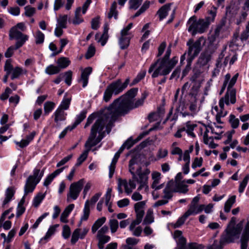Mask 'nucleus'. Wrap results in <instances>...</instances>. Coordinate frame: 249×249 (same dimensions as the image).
Wrapping results in <instances>:
<instances>
[{
  "mask_svg": "<svg viewBox=\"0 0 249 249\" xmlns=\"http://www.w3.org/2000/svg\"><path fill=\"white\" fill-rule=\"evenodd\" d=\"M138 89L133 88L125 94L115 100L107 107L105 108L103 115L99 118L105 121L107 133L111 130L112 124L118 117L128 112V108L133 98L136 96Z\"/></svg>",
  "mask_w": 249,
  "mask_h": 249,
  "instance_id": "obj_1",
  "label": "nucleus"
},
{
  "mask_svg": "<svg viewBox=\"0 0 249 249\" xmlns=\"http://www.w3.org/2000/svg\"><path fill=\"white\" fill-rule=\"evenodd\" d=\"M168 152L166 149L160 148L156 155L155 160H159L161 159L165 158L168 155Z\"/></svg>",
  "mask_w": 249,
  "mask_h": 249,
  "instance_id": "obj_58",
  "label": "nucleus"
},
{
  "mask_svg": "<svg viewBox=\"0 0 249 249\" xmlns=\"http://www.w3.org/2000/svg\"><path fill=\"white\" fill-rule=\"evenodd\" d=\"M129 169L133 176V178H136L135 173L137 174L141 170V168L138 165V157L137 156L133 157L129 161Z\"/></svg>",
  "mask_w": 249,
  "mask_h": 249,
  "instance_id": "obj_18",
  "label": "nucleus"
},
{
  "mask_svg": "<svg viewBox=\"0 0 249 249\" xmlns=\"http://www.w3.org/2000/svg\"><path fill=\"white\" fill-rule=\"evenodd\" d=\"M175 183L174 182H169L166 185L163 190L164 196L163 198L169 200L172 197V193L175 192L174 188Z\"/></svg>",
  "mask_w": 249,
  "mask_h": 249,
  "instance_id": "obj_22",
  "label": "nucleus"
},
{
  "mask_svg": "<svg viewBox=\"0 0 249 249\" xmlns=\"http://www.w3.org/2000/svg\"><path fill=\"white\" fill-rule=\"evenodd\" d=\"M178 143L177 142H174L171 146V154L172 155H180L182 153V150L177 146Z\"/></svg>",
  "mask_w": 249,
  "mask_h": 249,
  "instance_id": "obj_52",
  "label": "nucleus"
},
{
  "mask_svg": "<svg viewBox=\"0 0 249 249\" xmlns=\"http://www.w3.org/2000/svg\"><path fill=\"white\" fill-rule=\"evenodd\" d=\"M68 20L67 15H61L57 19V23L54 29V34L57 37H60L63 34V29L67 28Z\"/></svg>",
  "mask_w": 249,
  "mask_h": 249,
  "instance_id": "obj_14",
  "label": "nucleus"
},
{
  "mask_svg": "<svg viewBox=\"0 0 249 249\" xmlns=\"http://www.w3.org/2000/svg\"><path fill=\"white\" fill-rule=\"evenodd\" d=\"M154 221L153 211L152 209H148L146 212V216L144 219L143 224H150Z\"/></svg>",
  "mask_w": 249,
  "mask_h": 249,
  "instance_id": "obj_40",
  "label": "nucleus"
},
{
  "mask_svg": "<svg viewBox=\"0 0 249 249\" xmlns=\"http://www.w3.org/2000/svg\"><path fill=\"white\" fill-rule=\"evenodd\" d=\"M202 205H195L190 204L187 211L185 213L188 217L191 215H195L200 213L203 211Z\"/></svg>",
  "mask_w": 249,
  "mask_h": 249,
  "instance_id": "obj_19",
  "label": "nucleus"
},
{
  "mask_svg": "<svg viewBox=\"0 0 249 249\" xmlns=\"http://www.w3.org/2000/svg\"><path fill=\"white\" fill-rule=\"evenodd\" d=\"M143 0H129V8L131 9H137L141 5Z\"/></svg>",
  "mask_w": 249,
  "mask_h": 249,
  "instance_id": "obj_61",
  "label": "nucleus"
},
{
  "mask_svg": "<svg viewBox=\"0 0 249 249\" xmlns=\"http://www.w3.org/2000/svg\"><path fill=\"white\" fill-rule=\"evenodd\" d=\"M106 131V126L103 118H98L91 127L90 135L85 143L88 148L84 151L77 159L75 166H80L87 158L90 148L97 144L104 137Z\"/></svg>",
  "mask_w": 249,
  "mask_h": 249,
  "instance_id": "obj_2",
  "label": "nucleus"
},
{
  "mask_svg": "<svg viewBox=\"0 0 249 249\" xmlns=\"http://www.w3.org/2000/svg\"><path fill=\"white\" fill-rule=\"evenodd\" d=\"M200 130L203 134L204 143L212 149L215 148L217 144L213 142V139L219 140L223 133V127L214 123L211 125H203Z\"/></svg>",
  "mask_w": 249,
  "mask_h": 249,
  "instance_id": "obj_4",
  "label": "nucleus"
},
{
  "mask_svg": "<svg viewBox=\"0 0 249 249\" xmlns=\"http://www.w3.org/2000/svg\"><path fill=\"white\" fill-rule=\"evenodd\" d=\"M183 181L182 182H178L175 183V192H179L182 194H186L188 191V186L185 184Z\"/></svg>",
  "mask_w": 249,
  "mask_h": 249,
  "instance_id": "obj_32",
  "label": "nucleus"
},
{
  "mask_svg": "<svg viewBox=\"0 0 249 249\" xmlns=\"http://www.w3.org/2000/svg\"><path fill=\"white\" fill-rule=\"evenodd\" d=\"M229 118V122L232 128L234 129L237 128L239 124V120L232 114H231Z\"/></svg>",
  "mask_w": 249,
  "mask_h": 249,
  "instance_id": "obj_53",
  "label": "nucleus"
},
{
  "mask_svg": "<svg viewBox=\"0 0 249 249\" xmlns=\"http://www.w3.org/2000/svg\"><path fill=\"white\" fill-rule=\"evenodd\" d=\"M58 227V225H54L51 226L48 229L44 237L42 238L40 241L43 240L47 241L52 235H53L55 232L56 228Z\"/></svg>",
  "mask_w": 249,
  "mask_h": 249,
  "instance_id": "obj_43",
  "label": "nucleus"
},
{
  "mask_svg": "<svg viewBox=\"0 0 249 249\" xmlns=\"http://www.w3.org/2000/svg\"><path fill=\"white\" fill-rule=\"evenodd\" d=\"M236 196L233 195L231 196L226 201L224 205V211L226 213L230 212L231 209L233 204L235 202Z\"/></svg>",
  "mask_w": 249,
  "mask_h": 249,
  "instance_id": "obj_33",
  "label": "nucleus"
},
{
  "mask_svg": "<svg viewBox=\"0 0 249 249\" xmlns=\"http://www.w3.org/2000/svg\"><path fill=\"white\" fill-rule=\"evenodd\" d=\"M123 186L124 188L125 192L129 195L131 194L133 190L135 189L136 185L135 182V180L129 179L128 181L125 179H122L119 178L118 180V191L119 194L123 193V189L122 187Z\"/></svg>",
  "mask_w": 249,
  "mask_h": 249,
  "instance_id": "obj_13",
  "label": "nucleus"
},
{
  "mask_svg": "<svg viewBox=\"0 0 249 249\" xmlns=\"http://www.w3.org/2000/svg\"><path fill=\"white\" fill-rule=\"evenodd\" d=\"M169 4L163 6L158 12L160 20H162L167 15L168 11L170 9Z\"/></svg>",
  "mask_w": 249,
  "mask_h": 249,
  "instance_id": "obj_36",
  "label": "nucleus"
},
{
  "mask_svg": "<svg viewBox=\"0 0 249 249\" xmlns=\"http://www.w3.org/2000/svg\"><path fill=\"white\" fill-rule=\"evenodd\" d=\"M188 217V216L187 215H186L185 213H184L182 216L180 217L178 219V220L175 224L172 223L170 225L174 229L178 228L184 223L185 220Z\"/></svg>",
  "mask_w": 249,
  "mask_h": 249,
  "instance_id": "obj_48",
  "label": "nucleus"
},
{
  "mask_svg": "<svg viewBox=\"0 0 249 249\" xmlns=\"http://www.w3.org/2000/svg\"><path fill=\"white\" fill-rule=\"evenodd\" d=\"M146 95L145 94H142V97L136 101L134 103L133 101H132L130 104V106H129V107L128 108V111L131 109L138 107L143 105L144 103V101L146 98Z\"/></svg>",
  "mask_w": 249,
  "mask_h": 249,
  "instance_id": "obj_34",
  "label": "nucleus"
},
{
  "mask_svg": "<svg viewBox=\"0 0 249 249\" xmlns=\"http://www.w3.org/2000/svg\"><path fill=\"white\" fill-rule=\"evenodd\" d=\"M12 90L9 87H7L4 91L0 95V99L2 101H4L8 99L9 95L12 93Z\"/></svg>",
  "mask_w": 249,
  "mask_h": 249,
  "instance_id": "obj_63",
  "label": "nucleus"
},
{
  "mask_svg": "<svg viewBox=\"0 0 249 249\" xmlns=\"http://www.w3.org/2000/svg\"><path fill=\"white\" fill-rule=\"evenodd\" d=\"M202 38H199L198 40L194 42L193 40L190 39L187 43V46H189L187 52L188 66L190 65L192 60L196 57L200 53L202 49L201 41Z\"/></svg>",
  "mask_w": 249,
  "mask_h": 249,
  "instance_id": "obj_9",
  "label": "nucleus"
},
{
  "mask_svg": "<svg viewBox=\"0 0 249 249\" xmlns=\"http://www.w3.org/2000/svg\"><path fill=\"white\" fill-rule=\"evenodd\" d=\"M64 168L65 167H62L58 169L53 173L48 176L44 180L43 183L44 185L45 186H48L51 183L53 178L63 171Z\"/></svg>",
  "mask_w": 249,
  "mask_h": 249,
  "instance_id": "obj_26",
  "label": "nucleus"
},
{
  "mask_svg": "<svg viewBox=\"0 0 249 249\" xmlns=\"http://www.w3.org/2000/svg\"><path fill=\"white\" fill-rule=\"evenodd\" d=\"M133 24L132 23H130L127 26L124 28L121 31V36H125L127 37H132V35L131 33L129 32V30L132 27Z\"/></svg>",
  "mask_w": 249,
  "mask_h": 249,
  "instance_id": "obj_51",
  "label": "nucleus"
},
{
  "mask_svg": "<svg viewBox=\"0 0 249 249\" xmlns=\"http://www.w3.org/2000/svg\"><path fill=\"white\" fill-rule=\"evenodd\" d=\"M87 111L85 110L82 111L79 114L77 115L74 123L72 124V128H74L79 124L86 117Z\"/></svg>",
  "mask_w": 249,
  "mask_h": 249,
  "instance_id": "obj_42",
  "label": "nucleus"
},
{
  "mask_svg": "<svg viewBox=\"0 0 249 249\" xmlns=\"http://www.w3.org/2000/svg\"><path fill=\"white\" fill-rule=\"evenodd\" d=\"M55 104L52 102H47L44 104V114L48 115L54 107Z\"/></svg>",
  "mask_w": 249,
  "mask_h": 249,
  "instance_id": "obj_56",
  "label": "nucleus"
},
{
  "mask_svg": "<svg viewBox=\"0 0 249 249\" xmlns=\"http://www.w3.org/2000/svg\"><path fill=\"white\" fill-rule=\"evenodd\" d=\"M224 244L221 243V240L220 241L214 240L213 245L208 246L207 249H222V246Z\"/></svg>",
  "mask_w": 249,
  "mask_h": 249,
  "instance_id": "obj_64",
  "label": "nucleus"
},
{
  "mask_svg": "<svg viewBox=\"0 0 249 249\" xmlns=\"http://www.w3.org/2000/svg\"><path fill=\"white\" fill-rule=\"evenodd\" d=\"M54 122L58 124L61 121H64L66 118L67 113L64 110L58 108L53 113Z\"/></svg>",
  "mask_w": 249,
  "mask_h": 249,
  "instance_id": "obj_25",
  "label": "nucleus"
},
{
  "mask_svg": "<svg viewBox=\"0 0 249 249\" xmlns=\"http://www.w3.org/2000/svg\"><path fill=\"white\" fill-rule=\"evenodd\" d=\"M27 72L26 70L22 68L17 67L15 68L12 72L11 79H14L18 77L21 74H26Z\"/></svg>",
  "mask_w": 249,
  "mask_h": 249,
  "instance_id": "obj_39",
  "label": "nucleus"
},
{
  "mask_svg": "<svg viewBox=\"0 0 249 249\" xmlns=\"http://www.w3.org/2000/svg\"><path fill=\"white\" fill-rule=\"evenodd\" d=\"M113 92L107 86L106 89L103 96V99L106 102H108L112 97Z\"/></svg>",
  "mask_w": 249,
  "mask_h": 249,
  "instance_id": "obj_59",
  "label": "nucleus"
},
{
  "mask_svg": "<svg viewBox=\"0 0 249 249\" xmlns=\"http://www.w3.org/2000/svg\"><path fill=\"white\" fill-rule=\"evenodd\" d=\"M173 237L177 243V249H187L188 247L186 245V241L182 236V232L179 230L175 231Z\"/></svg>",
  "mask_w": 249,
  "mask_h": 249,
  "instance_id": "obj_16",
  "label": "nucleus"
},
{
  "mask_svg": "<svg viewBox=\"0 0 249 249\" xmlns=\"http://www.w3.org/2000/svg\"><path fill=\"white\" fill-rule=\"evenodd\" d=\"M152 184L151 187L155 190H158L162 188L164 185V183L160 184L161 174L157 171H153L151 174Z\"/></svg>",
  "mask_w": 249,
  "mask_h": 249,
  "instance_id": "obj_17",
  "label": "nucleus"
},
{
  "mask_svg": "<svg viewBox=\"0 0 249 249\" xmlns=\"http://www.w3.org/2000/svg\"><path fill=\"white\" fill-rule=\"evenodd\" d=\"M196 125L195 124L192 123L191 122L188 121L185 124V126L183 127H185V131L188 134V135L192 137H195V135L193 132V130Z\"/></svg>",
  "mask_w": 249,
  "mask_h": 249,
  "instance_id": "obj_35",
  "label": "nucleus"
},
{
  "mask_svg": "<svg viewBox=\"0 0 249 249\" xmlns=\"http://www.w3.org/2000/svg\"><path fill=\"white\" fill-rule=\"evenodd\" d=\"M106 218L102 217L98 219L93 224L91 228V231L93 233L96 232L97 230L106 222Z\"/></svg>",
  "mask_w": 249,
  "mask_h": 249,
  "instance_id": "obj_38",
  "label": "nucleus"
},
{
  "mask_svg": "<svg viewBox=\"0 0 249 249\" xmlns=\"http://www.w3.org/2000/svg\"><path fill=\"white\" fill-rule=\"evenodd\" d=\"M91 72L92 68L91 67H87L82 71L80 82L82 83V86L83 88H85L87 86L89 77Z\"/></svg>",
  "mask_w": 249,
  "mask_h": 249,
  "instance_id": "obj_20",
  "label": "nucleus"
},
{
  "mask_svg": "<svg viewBox=\"0 0 249 249\" xmlns=\"http://www.w3.org/2000/svg\"><path fill=\"white\" fill-rule=\"evenodd\" d=\"M60 69L57 66L53 65H50L46 67L45 72L49 75H53L58 73L60 71Z\"/></svg>",
  "mask_w": 249,
  "mask_h": 249,
  "instance_id": "obj_45",
  "label": "nucleus"
},
{
  "mask_svg": "<svg viewBox=\"0 0 249 249\" xmlns=\"http://www.w3.org/2000/svg\"><path fill=\"white\" fill-rule=\"evenodd\" d=\"M109 225L110 227L111 233H114L119 227V223L118 221L115 219H110L109 221Z\"/></svg>",
  "mask_w": 249,
  "mask_h": 249,
  "instance_id": "obj_54",
  "label": "nucleus"
},
{
  "mask_svg": "<svg viewBox=\"0 0 249 249\" xmlns=\"http://www.w3.org/2000/svg\"><path fill=\"white\" fill-rule=\"evenodd\" d=\"M143 135H140L138 137V140H133L131 138H129L123 144L124 146L127 149L131 148L135 143H136L139 140H141L142 138Z\"/></svg>",
  "mask_w": 249,
  "mask_h": 249,
  "instance_id": "obj_55",
  "label": "nucleus"
},
{
  "mask_svg": "<svg viewBox=\"0 0 249 249\" xmlns=\"http://www.w3.org/2000/svg\"><path fill=\"white\" fill-rule=\"evenodd\" d=\"M150 173V171L148 168L144 169L142 172L141 170L137 174L138 176V177L137 178L136 177V178H133L139 184V186L138 188V190L141 191L144 189L145 192L148 190V175Z\"/></svg>",
  "mask_w": 249,
  "mask_h": 249,
  "instance_id": "obj_12",
  "label": "nucleus"
},
{
  "mask_svg": "<svg viewBox=\"0 0 249 249\" xmlns=\"http://www.w3.org/2000/svg\"><path fill=\"white\" fill-rule=\"evenodd\" d=\"M120 154L119 153H116L112 161L109 166V178H111L114 173L115 169L116 167V164L117 162V160L120 157Z\"/></svg>",
  "mask_w": 249,
  "mask_h": 249,
  "instance_id": "obj_28",
  "label": "nucleus"
},
{
  "mask_svg": "<svg viewBox=\"0 0 249 249\" xmlns=\"http://www.w3.org/2000/svg\"><path fill=\"white\" fill-rule=\"evenodd\" d=\"M191 103L189 107V110L191 111V116L194 117L198 112V108L196 104V96L191 95Z\"/></svg>",
  "mask_w": 249,
  "mask_h": 249,
  "instance_id": "obj_27",
  "label": "nucleus"
},
{
  "mask_svg": "<svg viewBox=\"0 0 249 249\" xmlns=\"http://www.w3.org/2000/svg\"><path fill=\"white\" fill-rule=\"evenodd\" d=\"M15 193V189L13 187H8L5 194V198L3 201L2 206L4 207L7 204H8L12 199Z\"/></svg>",
  "mask_w": 249,
  "mask_h": 249,
  "instance_id": "obj_23",
  "label": "nucleus"
},
{
  "mask_svg": "<svg viewBox=\"0 0 249 249\" xmlns=\"http://www.w3.org/2000/svg\"><path fill=\"white\" fill-rule=\"evenodd\" d=\"M249 180V175H246L243 181L240 183L239 187V192L242 193L244 192L245 188H246L248 181Z\"/></svg>",
  "mask_w": 249,
  "mask_h": 249,
  "instance_id": "obj_60",
  "label": "nucleus"
},
{
  "mask_svg": "<svg viewBox=\"0 0 249 249\" xmlns=\"http://www.w3.org/2000/svg\"><path fill=\"white\" fill-rule=\"evenodd\" d=\"M36 44H42L44 41L45 35L40 31L37 30L34 35Z\"/></svg>",
  "mask_w": 249,
  "mask_h": 249,
  "instance_id": "obj_46",
  "label": "nucleus"
},
{
  "mask_svg": "<svg viewBox=\"0 0 249 249\" xmlns=\"http://www.w3.org/2000/svg\"><path fill=\"white\" fill-rule=\"evenodd\" d=\"M80 229H75L72 234L71 243L74 244L78 240L79 237V233L80 232Z\"/></svg>",
  "mask_w": 249,
  "mask_h": 249,
  "instance_id": "obj_62",
  "label": "nucleus"
},
{
  "mask_svg": "<svg viewBox=\"0 0 249 249\" xmlns=\"http://www.w3.org/2000/svg\"><path fill=\"white\" fill-rule=\"evenodd\" d=\"M90 213V207H89V200H87L85 203L84 208L83 212V215H82L80 221H86L87 220L89 216Z\"/></svg>",
  "mask_w": 249,
  "mask_h": 249,
  "instance_id": "obj_37",
  "label": "nucleus"
},
{
  "mask_svg": "<svg viewBox=\"0 0 249 249\" xmlns=\"http://www.w3.org/2000/svg\"><path fill=\"white\" fill-rule=\"evenodd\" d=\"M108 34L103 33L102 35L97 33L95 35V39L97 42L100 43L102 46H104L108 39Z\"/></svg>",
  "mask_w": 249,
  "mask_h": 249,
  "instance_id": "obj_44",
  "label": "nucleus"
},
{
  "mask_svg": "<svg viewBox=\"0 0 249 249\" xmlns=\"http://www.w3.org/2000/svg\"><path fill=\"white\" fill-rule=\"evenodd\" d=\"M208 13L209 16L203 19L209 26L210 24L214 21L216 15V8L215 7H213V9L208 11Z\"/></svg>",
  "mask_w": 249,
  "mask_h": 249,
  "instance_id": "obj_29",
  "label": "nucleus"
},
{
  "mask_svg": "<svg viewBox=\"0 0 249 249\" xmlns=\"http://www.w3.org/2000/svg\"><path fill=\"white\" fill-rule=\"evenodd\" d=\"M56 63L60 71L61 69L67 68L70 64L71 61L67 57H61L57 59Z\"/></svg>",
  "mask_w": 249,
  "mask_h": 249,
  "instance_id": "obj_30",
  "label": "nucleus"
},
{
  "mask_svg": "<svg viewBox=\"0 0 249 249\" xmlns=\"http://www.w3.org/2000/svg\"><path fill=\"white\" fill-rule=\"evenodd\" d=\"M131 38L128 36H120L119 38V44L121 49H125L128 47Z\"/></svg>",
  "mask_w": 249,
  "mask_h": 249,
  "instance_id": "obj_31",
  "label": "nucleus"
},
{
  "mask_svg": "<svg viewBox=\"0 0 249 249\" xmlns=\"http://www.w3.org/2000/svg\"><path fill=\"white\" fill-rule=\"evenodd\" d=\"M171 71L167 61L160 59L152 64L148 70L149 73L152 72L151 76L153 78L157 77L159 75H166Z\"/></svg>",
  "mask_w": 249,
  "mask_h": 249,
  "instance_id": "obj_8",
  "label": "nucleus"
},
{
  "mask_svg": "<svg viewBox=\"0 0 249 249\" xmlns=\"http://www.w3.org/2000/svg\"><path fill=\"white\" fill-rule=\"evenodd\" d=\"M236 218L233 217L227 227L226 233L221 238V243H229L233 241L234 238L240 234L241 231L240 226H235Z\"/></svg>",
  "mask_w": 249,
  "mask_h": 249,
  "instance_id": "obj_7",
  "label": "nucleus"
},
{
  "mask_svg": "<svg viewBox=\"0 0 249 249\" xmlns=\"http://www.w3.org/2000/svg\"><path fill=\"white\" fill-rule=\"evenodd\" d=\"M74 206V204H71L65 208V210L61 213L60 216L61 222L64 223H66L68 222L67 218L69 216L70 213L73 210Z\"/></svg>",
  "mask_w": 249,
  "mask_h": 249,
  "instance_id": "obj_24",
  "label": "nucleus"
},
{
  "mask_svg": "<svg viewBox=\"0 0 249 249\" xmlns=\"http://www.w3.org/2000/svg\"><path fill=\"white\" fill-rule=\"evenodd\" d=\"M9 38L10 39H15L18 40L16 43V49H18L28 39V36L23 34L16 27H13L9 31Z\"/></svg>",
  "mask_w": 249,
  "mask_h": 249,
  "instance_id": "obj_10",
  "label": "nucleus"
},
{
  "mask_svg": "<svg viewBox=\"0 0 249 249\" xmlns=\"http://www.w3.org/2000/svg\"><path fill=\"white\" fill-rule=\"evenodd\" d=\"M81 8L80 7L78 8L75 13V17L73 20V23L74 24H78L83 21V19L81 18Z\"/></svg>",
  "mask_w": 249,
  "mask_h": 249,
  "instance_id": "obj_50",
  "label": "nucleus"
},
{
  "mask_svg": "<svg viewBox=\"0 0 249 249\" xmlns=\"http://www.w3.org/2000/svg\"><path fill=\"white\" fill-rule=\"evenodd\" d=\"M129 83V78L126 79L123 83H122L121 80L118 79L107 86L114 94L117 95L122 92L127 87Z\"/></svg>",
  "mask_w": 249,
  "mask_h": 249,
  "instance_id": "obj_15",
  "label": "nucleus"
},
{
  "mask_svg": "<svg viewBox=\"0 0 249 249\" xmlns=\"http://www.w3.org/2000/svg\"><path fill=\"white\" fill-rule=\"evenodd\" d=\"M187 27L189 32L193 36L197 34H202L205 32L209 26L203 18L197 19L196 17H191L187 22Z\"/></svg>",
  "mask_w": 249,
  "mask_h": 249,
  "instance_id": "obj_6",
  "label": "nucleus"
},
{
  "mask_svg": "<svg viewBox=\"0 0 249 249\" xmlns=\"http://www.w3.org/2000/svg\"><path fill=\"white\" fill-rule=\"evenodd\" d=\"M145 202L144 201L136 203L134 205V209L136 213V217L142 219L144 213Z\"/></svg>",
  "mask_w": 249,
  "mask_h": 249,
  "instance_id": "obj_21",
  "label": "nucleus"
},
{
  "mask_svg": "<svg viewBox=\"0 0 249 249\" xmlns=\"http://www.w3.org/2000/svg\"><path fill=\"white\" fill-rule=\"evenodd\" d=\"M41 165L38 164L33 170V175H30L26 180L24 187V195L18 205L24 206L25 196L35 190L36 185L40 182L44 175V169L41 170Z\"/></svg>",
  "mask_w": 249,
  "mask_h": 249,
  "instance_id": "obj_5",
  "label": "nucleus"
},
{
  "mask_svg": "<svg viewBox=\"0 0 249 249\" xmlns=\"http://www.w3.org/2000/svg\"><path fill=\"white\" fill-rule=\"evenodd\" d=\"M71 101V97H66L65 96L58 108H60L63 110H67L69 107Z\"/></svg>",
  "mask_w": 249,
  "mask_h": 249,
  "instance_id": "obj_47",
  "label": "nucleus"
},
{
  "mask_svg": "<svg viewBox=\"0 0 249 249\" xmlns=\"http://www.w3.org/2000/svg\"><path fill=\"white\" fill-rule=\"evenodd\" d=\"M145 71H140V72L137 75L136 77L134 79L132 82L131 83L130 85L133 86L137 84L145 77Z\"/></svg>",
  "mask_w": 249,
  "mask_h": 249,
  "instance_id": "obj_57",
  "label": "nucleus"
},
{
  "mask_svg": "<svg viewBox=\"0 0 249 249\" xmlns=\"http://www.w3.org/2000/svg\"><path fill=\"white\" fill-rule=\"evenodd\" d=\"M84 183L85 180L82 178L71 184L69 192L67 194L68 201H70V198H71L73 200H75L77 198Z\"/></svg>",
  "mask_w": 249,
  "mask_h": 249,
  "instance_id": "obj_11",
  "label": "nucleus"
},
{
  "mask_svg": "<svg viewBox=\"0 0 249 249\" xmlns=\"http://www.w3.org/2000/svg\"><path fill=\"white\" fill-rule=\"evenodd\" d=\"M45 194L39 193L34 198L33 201V205L35 207H37L42 201L44 199Z\"/></svg>",
  "mask_w": 249,
  "mask_h": 249,
  "instance_id": "obj_49",
  "label": "nucleus"
},
{
  "mask_svg": "<svg viewBox=\"0 0 249 249\" xmlns=\"http://www.w3.org/2000/svg\"><path fill=\"white\" fill-rule=\"evenodd\" d=\"M236 90L234 89L229 90L226 92L224 96L219 100V107L215 106L212 108V114L215 115L218 123L222 124L221 118L224 117L228 114V111L225 108V105L229 106L230 103L233 104L236 102Z\"/></svg>",
  "mask_w": 249,
  "mask_h": 249,
  "instance_id": "obj_3",
  "label": "nucleus"
},
{
  "mask_svg": "<svg viewBox=\"0 0 249 249\" xmlns=\"http://www.w3.org/2000/svg\"><path fill=\"white\" fill-rule=\"evenodd\" d=\"M117 8V1H114L111 4L109 12L107 14V17L111 18L113 17L115 19L117 18L118 11L116 10Z\"/></svg>",
  "mask_w": 249,
  "mask_h": 249,
  "instance_id": "obj_41",
  "label": "nucleus"
}]
</instances>
